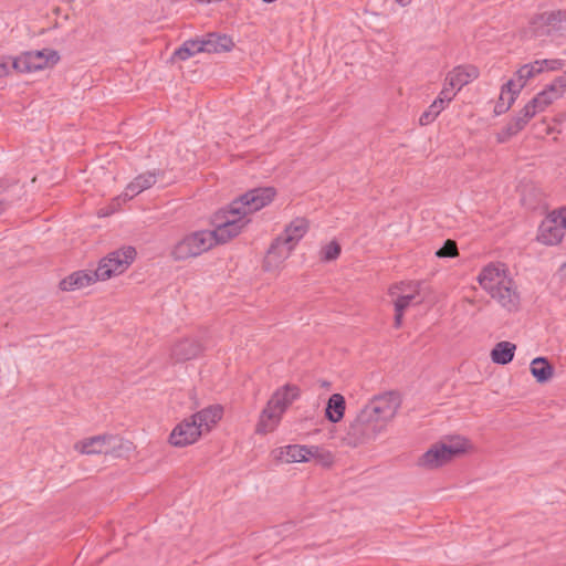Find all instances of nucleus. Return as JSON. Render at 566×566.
<instances>
[{"label": "nucleus", "instance_id": "19", "mask_svg": "<svg viewBox=\"0 0 566 566\" xmlns=\"http://www.w3.org/2000/svg\"><path fill=\"white\" fill-rule=\"evenodd\" d=\"M96 281H101L97 276V269L95 271H76L63 279L60 286L63 291H75L86 287Z\"/></svg>", "mask_w": 566, "mask_h": 566}, {"label": "nucleus", "instance_id": "21", "mask_svg": "<svg viewBox=\"0 0 566 566\" xmlns=\"http://www.w3.org/2000/svg\"><path fill=\"white\" fill-rule=\"evenodd\" d=\"M478 76L479 71L475 66H458L447 75V81L451 87L461 90L464 85L469 84Z\"/></svg>", "mask_w": 566, "mask_h": 566}, {"label": "nucleus", "instance_id": "10", "mask_svg": "<svg viewBox=\"0 0 566 566\" xmlns=\"http://www.w3.org/2000/svg\"><path fill=\"white\" fill-rule=\"evenodd\" d=\"M420 284L418 282H401L389 290L395 306V325L399 327L406 308L412 304H419L422 298L419 296Z\"/></svg>", "mask_w": 566, "mask_h": 566}, {"label": "nucleus", "instance_id": "12", "mask_svg": "<svg viewBox=\"0 0 566 566\" xmlns=\"http://www.w3.org/2000/svg\"><path fill=\"white\" fill-rule=\"evenodd\" d=\"M157 182V174L154 171H147L138 175L133 181H130L124 192L118 197L114 198L109 208L101 209L98 211L99 217H107L119 209L123 202H126L143 191L151 188Z\"/></svg>", "mask_w": 566, "mask_h": 566}, {"label": "nucleus", "instance_id": "3", "mask_svg": "<svg viewBox=\"0 0 566 566\" xmlns=\"http://www.w3.org/2000/svg\"><path fill=\"white\" fill-rule=\"evenodd\" d=\"M478 282L504 311L514 313L521 306V293L503 263H489L480 271Z\"/></svg>", "mask_w": 566, "mask_h": 566}, {"label": "nucleus", "instance_id": "34", "mask_svg": "<svg viewBox=\"0 0 566 566\" xmlns=\"http://www.w3.org/2000/svg\"><path fill=\"white\" fill-rule=\"evenodd\" d=\"M515 86H510V81L503 86L500 95L501 102H510V95L513 98V102L515 101L516 96L518 95L521 90H514Z\"/></svg>", "mask_w": 566, "mask_h": 566}, {"label": "nucleus", "instance_id": "8", "mask_svg": "<svg viewBox=\"0 0 566 566\" xmlns=\"http://www.w3.org/2000/svg\"><path fill=\"white\" fill-rule=\"evenodd\" d=\"M214 245V237L210 230H200L184 237L171 250L175 260L195 258Z\"/></svg>", "mask_w": 566, "mask_h": 566}, {"label": "nucleus", "instance_id": "4", "mask_svg": "<svg viewBox=\"0 0 566 566\" xmlns=\"http://www.w3.org/2000/svg\"><path fill=\"white\" fill-rule=\"evenodd\" d=\"M565 90L566 76L554 80L546 90L530 101L521 113L497 134V142L505 143L512 136L516 135L538 112H542L547 105L560 97Z\"/></svg>", "mask_w": 566, "mask_h": 566}, {"label": "nucleus", "instance_id": "14", "mask_svg": "<svg viewBox=\"0 0 566 566\" xmlns=\"http://www.w3.org/2000/svg\"><path fill=\"white\" fill-rule=\"evenodd\" d=\"M202 434L191 417L184 419L171 431L169 443L177 448L190 446L198 441Z\"/></svg>", "mask_w": 566, "mask_h": 566}, {"label": "nucleus", "instance_id": "40", "mask_svg": "<svg viewBox=\"0 0 566 566\" xmlns=\"http://www.w3.org/2000/svg\"><path fill=\"white\" fill-rule=\"evenodd\" d=\"M562 269H563L564 274L566 275V263L563 265Z\"/></svg>", "mask_w": 566, "mask_h": 566}, {"label": "nucleus", "instance_id": "2", "mask_svg": "<svg viewBox=\"0 0 566 566\" xmlns=\"http://www.w3.org/2000/svg\"><path fill=\"white\" fill-rule=\"evenodd\" d=\"M274 196L273 188H256L233 200L224 211V220L210 231L214 237V244L224 243L238 235L249 223L248 216L268 206Z\"/></svg>", "mask_w": 566, "mask_h": 566}, {"label": "nucleus", "instance_id": "9", "mask_svg": "<svg viewBox=\"0 0 566 566\" xmlns=\"http://www.w3.org/2000/svg\"><path fill=\"white\" fill-rule=\"evenodd\" d=\"M136 258L135 248L128 245L111 252L103 258L97 266V276L106 281L112 276L124 273Z\"/></svg>", "mask_w": 566, "mask_h": 566}, {"label": "nucleus", "instance_id": "29", "mask_svg": "<svg viewBox=\"0 0 566 566\" xmlns=\"http://www.w3.org/2000/svg\"><path fill=\"white\" fill-rule=\"evenodd\" d=\"M340 254V245L336 241H331L325 244L321 250V255L324 261H333Z\"/></svg>", "mask_w": 566, "mask_h": 566}, {"label": "nucleus", "instance_id": "32", "mask_svg": "<svg viewBox=\"0 0 566 566\" xmlns=\"http://www.w3.org/2000/svg\"><path fill=\"white\" fill-rule=\"evenodd\" d=\"M315 449L317 450L316 453L311 454V461H315L323 467H328L333 462V457L329 452L324 451L323 449L315 446Z\"/></svg>", "mask_w": 566, "mask_h": 566}, {"label": "nucleus", "instance_id": "24", "mask_svg": "<svg viewBox=\"0 0 566 566\" xmlns=\"http://www.w3.org/2000/svg\"><path fill=\"white\" fill-rule=\"evenodd\" d=\"M530 370L541 384L547 382L554 375V368L544 357H536L531 361Z\"/></svg>", "mask_w": 566, "mask_h": 566}, {"label": "nucleus", "instance_id": "16", "mask_svg": "<svg viewBox=\"0 0 566 566\" xmlns=\"http://www.w3.org/2000/svg\"><path fill=\"white\" fill-rule=\"evenodd\" d=\"M554 64L555 61L548 60H541L531 64H525L520 67L514 74L513 78L510 80V86H515L514 90H522L530 78L539 74L545 69H554Z\"/></svg>", "mask_w": 566, "mask_h": 566}, {"label": "nucleus", "instance_id": "1", "mask_svg": "<svg viewBox=\"0 0 566 566\" xmlns=\"http://www.w3.org/2000/svg\"><path fill=\"white\" fill-rule=\"evenodd\" d=\"M400 405V397L396 392H385L374 397L350 423L348 437L355 443L375 440L395 418Z\"/></svg>", "mask_w": 566, "mask_h": 566}, {"label": "nucleus", "instance_id": "7", "mask_svg": "<svg viewBox=\"0 0 566 566\" xmlns=\"http://www.w3.org/2000/svg\"><path fill=\"white\" fill-rule=\"evenodd\" d=\"M74 448L83 454L111 453L119 458L132 450V443L117 436H96L77 442Z\"/></svg>", "mask_w": 566, "mask_h": 566}, {"label": "nucleus", "instance_id": "26", "mask_svg": "<svg viewBox=\"0 0 566 566\" xmlns=\"http://www.w3.org/2000/svg\"><path fill=\"white\" fill-rule=\"evenodd\" d=\"M515 348V345L510 342H500L492 349L491 358L496 364L506 365L512 361Z\"/></svg>", "mask_w": 566, "mask_h": 566}, {"label": "nucleus", "instance_id": "15", "mask_svg": "<svg viewBox=\"0 0 566 566\" xmlns=\"http://www.w3.org/2000/svg\"><path fill=\"white\" fill-rule=\"evenodd\" d=\"M316 452L315 446L290 444L274 449L272 457L275 461L282 463L308 462L311 461V454Z\"/></svg>", "mask_w": 566, "mask_h": 566}, {"label": "nucleus", "instance_id": "23", "mask_svg": "<svg viewBox=\"0 0 566 566\" xmlns=\"http://www.w3.org/2000/svg\"><path fill=\"white\" fill-rule=\"evenodd\" d=\"M202 39L208 53L227 52L234 45L232 39L226 34L210 33Z\"/></svg>", "mask_w": 566, "mask_h": 566}, {"label": "nucleus", "instance_id": "33", "mask_svg": "<svg viewBox=\"0 0 566 566\" xmlns=\"http://www.w3.org/2000/svg\"><path fill=\"white\" fill-rule=\"evenodd\" d=\"M459 90L457 88H453L451 87L449 84H448V81L446 80L444 82V86L442 88V91L440 92V95L437 99L441 101L442 104H447L449 103L457 94Z\"/></svg>", "mask_w": 566, "mask_h": 566}, {"label": "nucleus", "instance_id": "13", "mask_svg": "<svg viewBox=\"0 0 566 566\" xmlns=\"http://www.w3.org/2000/svg\"><path fill=\"white\" fill-rule=\"evenodd\" d=\"M566 231V208L553 211L541 223L537 240L547 245L562 241Z\"/></svg>", "mask_w": 566, "mask_h": 566}, {"label": "nucleus", "instance_id": "20", "mask_svg": "<svg viewBox=\"0 0 566 566\" xmlns=\"http://www.w3.org/2000/svg\"><path fill=\"white\" fill-rule=\"evenodd\" d=\"M308 230V222L304 218H296L286 226L283 234L277 237L283 243L289 244L292 249L305 235Z\"/></svg>", "mask_w": 566, "mask_h": 566}, {"label": "nucleus", "instance_id": "22", "mask_svg": "<svg viewBox=\"0 0 566 566\" xmlns=\"http://www.w3.org/2000/svg\"><path fill=\"white\" fill-rule=\"evenodd\" d=\"M201 350L202 346L196 339L187 338L174 346L171 355L176 361H184L196 358Z\"/></svg>", "mask_w": 566, "mask_h": 566}, {"label": "nucleus", "instance_id": "30", "mask_svg": "<svg viewBox=\"0 0 566 566\" xmlns=\"http://www.w3.org/2000/svg\"><path fill=\"white\" fill-rule=\"evenodd\" d=\"M554 18V14L553 13H545V14H541L538 17H536L533 21H532V32L534 35H542L545 33L544 30H541L542 27H544L545 24L549 23L551 20Z\"/></svg>", "mask_w": 566, "mask_h": 566}, {"label": "nucleus", "instance_id": "35", "mask_svg": "<svg viewBox=\"0 0 566 566\" xmlns=\"http://www.w3.org/2000/svg\"><path fill=\"white\" fill-rule=\"evenodd\" d=\"M13 60L7 56H0V77L6 76L10 73Z\"/></svg>", "mask_w": 566, "mask_h": 566}, {"label": "nucleus", "instance_id": "17", "mask_svg": "<svg viewBox=\"0 0 566 566\" xmlns=\"http://www.w3.org/2000/svg\"><path fill=\"white\" fill-rule=\"evenodd\" d=\"M223 413L221 406L214 405L201 409L193 413L191 417L195 420L198 430L203 436L211 431V429L219 422Z\"/></svg>", "mask_w": 566, "mask_h": 566}, {"label": "nucleus", "instance_id": "25", "mask_svg": "<svg viewBox=\"0 0 566 566\" xmlns=\"http://www.w3.org/2000/svg\"><path fill=\"white\" fill-rule=\"evenodd\" d=\"M345 412V399L340 394H333L326 406V418L331 422H338L343 419Z\"/></svg>", "mask_w": 566, "mask_h": 566}, {"label": "nucleus", "instance_id": "39", "mask_svg": "<svg viewBox=\"0 0 566 566\" xmlns=\"http://www.w3.org/2000/svg\"><path fill=\"white\" fill-rule=\"evenodd\" d=\"M3 211V202L0 201V212Z\"/></svg>", "mask_w": 566, "mask_h": 566}, {"label": "nucleus", "instance_id": "31", "mask_svg": "<svg viewBox=\"0 0 566 566\" xmlns=\"http://www.w3.org/2000/svg\"><path fill=\"white\" fill-rule=\"evenodd\" d=\"M458 254V248L454 241L447 240L442 248H440L436 255L438 258H453Z\"/></svg>", "mask_w": 566, "mask_h": 566}, {"label": "nucleus", "instance_id": "37", "mask_svg": "<svg viewBox=\"0 0 566 566\" xmlns=\"http://www.w3.org/2000/svg\"><path fill=\"white\" fill-rule=\"evenodd\" d=\"M412 0H396V2L398 4H400L401 7H407L411 3Z\"/></svg>", "mask_w": 566, "mask_h": 566}, {"label": "nucleus", "instance_id": "11", "mask_svg": "<svg viewBox=\"0 0 566 566\" xmlns=\"http://www.w3.org/2000/svg\"><path fill=\"white\" fill-rule=\"evenodd\" d=\"M59 61L56 51L44 49L30 51L13 59L12 66L20 73H31L53 66Z\"/></svg>", "mask_w": 566, "mask_h": 566}, {"label": "nucleus", "instance_id": "28", "mask_svg": "<svg viewBox=\"0 0 566 566\" xmlns=\"http://www.w3.org/2000/svg\"><path fill=\"white\" fill-rule=\"evenodd\" d=\"M444 104L441 101L436 99L419 118L421 125H428L432 123L440 112L444 108Z\"/></svg>", "mask_w": 566, "mask_h": 566}, {"label": "nucleus", "instance_id": "27", "mask_svg": "<svg viewBox=\"0 0 566 566\" xmlns=\"http://www.w3.org/2000/svg\"><path fill=\"white\" fill-rule=\"evenodd\" d=\"M205 48L206 46L202 38L190 40L185 42L184 45L175 52V55L180 60H187L197 53L206 52Z\"/></svg>", "mask_w": 566, "mask_h": 566}, {"label": "nucleus", "instance_id": "5", "mask_svg": "<svg viewBox=\"0 0 566 566\" xmlns=\"http://www.w3.org/2000/svg\"><path fill=\"white\" fill-rule=\"evenodd\" d=\"M300 388L292 384H286L277 388L266 407L263 409L256 427V432L269 433L275 430L279 426L283 413L286 409L300 397Z\"/></svg>", "mask_w": 566, "mask_h": 566}, {"label": "nucleus", "instance_id": "36", "mask_svg": "<svg viewBox=\"0 0 566 566\" xmlns=\"http://www.w3.org/2000/svg\"><path fill=\"white\" fill-rule=\"evenodd\" d=\"M512 104H513V98L510 95V102L504 103L499 99L497 104L495 105L494 111L497 115L503 114L512 106Z\"/></svg>", "mask_w": 566, "mask_h": 566}, {"label": "nucleus", "instance_id": "18", "mask_svg": "<svg viewBox=\"0 0 566 566\" xmlns=\"http://www.w3.org/2000/svg\"><path fill=\"white\" fill-rule=\"evenodd\" d=\"M292 248L289 244L283 243L282 240L275 239V241L271 244L265 259H264V268L268 271L277 270L282 263L290 256L292 252Z\"/></svg>", "mask_w": 566, "mask_h": 566}, {"label": "nucleus", "instance_id": "6", "mask_svg": "<svg viewBox=\"0 0 566 566\" xmlns=\"http://www.w3.org/2000/svg\"><path fill=\"white\" fill-rule=\"evenodd\" d=\"M470 448L467 439L460 436L448 437L432 444L418 460V465L424 469L440 468L459 455L465 453Z\"/></svg>", "mask_w": 566, "mask_h": 566}, {"label": "nucleus", "instance_id": "38", "mask_svg": "<svg viewBox=\"0 0 566 566\" xmlns=\"http://www.w3.org/2000/svg\"><path fill=\"white\" fill-rule=\"evenodd\" d=\"M3 211V202L0 201V212Z\"/></svg>", "mask_w": 566, "mask_h": 566}]
</instances>
